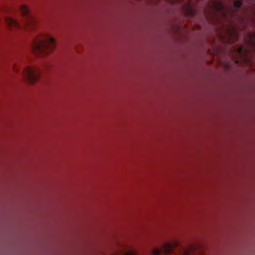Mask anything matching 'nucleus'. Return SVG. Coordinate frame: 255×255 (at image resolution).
I'll use <instances>...</instances> for the list:
<instances>
[{"label":"nucleus","mask_w":255,"mask_h":255,"mask_svg":"<svg viewBox=\"0 0 255 255\" xmlns=\"http://www.w3.org/2000/svg\"><path fill=\"white\" fill-rule=\"evenodd\" d=\"M55 47L53 38L48 35H41L35 38L32 43L33 51L38 56L46 55L52 52Z\"/></svg>","instance_id":"1"},{"label":"nucleus","mask_w":255,"mask_h":255,"mask_svg":"<svg viewBox=\"0 0 255 255\" xmlns=\"http://www.w3.org/2000/svg\"><path fill=\"white\" fill-rule=\"evenodd\" d=\"M24 77L30 83H34L39 78L40 71L38 69L27 67L23 72Z\"/></svg>","instance_id":"2"},{"label":"nucleus","mask_w":255,"mask_h":255,"mask_svg":"<svg viewBox=\"0 0 255 255\" xmlns=\"http://www.w3.org/2000/svg\"><path fill=\"white\" fill-rule=\"evenodd\" d=\"M20 10L22 14L24 16H27V21L24 23V26L25 27V28L29 29L30 27H33L34 24V21L28 16L29 14V9L27 6L25 5H21L20 7Z\"/></svg>","instance_id":"3"},{"label":"nucleus","mask_w":255,"mask_h":255,"mask_svg":"<svg viewBox=\"0 0 255 255\" xmlns=\"http://www.w3.org/2000/svg\"><path fill=\"white\" fill-rule=\"evenodd\" d=\"M174 250V246L172 245H166L162 249L154 251V255H159L162 253L166 254H170Z\"/></svg>","instance_id":"4"},{"label":"nucleus","mask_w":255,"mask_h":255,"mask_svg":"<svg viewBox=\"0 0 255 255\" xmlns=\"http://www.w3.org/2000/svg\"><path fill=\"white\" fill-rule=\"evenodd\" d=\"M5 20L7 25L10 28H19L20 27L19 23L12 17H7L5 18Z\"/></svg>","instance_id":"5"},{"label":"nucleus","mask_w":255,"mask_h":255,"mask_svg":"<svg viewBox=\"0 0 255 255\" xmlns=\"http://www.w3.org/2000/svg\"><path fill=\"white\" fill-rule=\"evenodd\" d=\"M234 6L237 8L241 7L243 5V2L240 0H236L234 2Z\"/></svg>","instance_id":"6"},{"label":"nucleus","mask_w":255,"mask_h":255,"mask_svg":"<svg viewBox=\"0 0 255 255\" xmlns=\"http://www.w3.org/2000/svg\"><path fill=\"white\" fill-rule=\"evenodd\" d=\"M125 255H134L133 253L129 252V253H127Z\"/></svg>","instance_id":"7"},{"label":"nucleus","mask_w":255,"mask_h":255,"mask_svg":"<svg viewBox=\"0 0 255 255\" xmlns=\"http://www.w3.org/2000/svg\"><path fill=\"white\" fill-rule=\"evenodd\" d=\"M242 50H243V48L242 47H240L239 49V51L240 53H241L242 52Z\"/></svg>","instance_id":"8"}]
</instances>
